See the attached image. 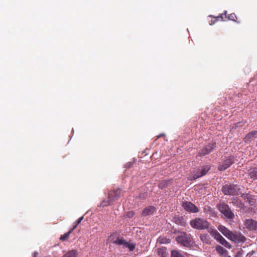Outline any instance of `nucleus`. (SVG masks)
Segmentation results:
<instances>
[{"label":"nucleus","instance_id":"1","mask_svg":"<svg viewBox=\"0 0 257 257\" xmlns=\"http://www.w3.org/2000/svg\"><path fill=\"white\" fill-rule=\"evenodd\" d=\"M190 224L192 228L198 230L208 229L210 226V223L202 218H196L191 220Z\"/></svg>","mask_w":257,"mask_h":257},{"label":"nucleus","instance_id":"2","mask_svg":"<svg viewBox=\"0 0 257 257\" xmlns=\"http://www.w3.org/2000/svg\"><path fill=\"white\" fill-rule=\"evenodd\" d=\"M240 188L233 184H227L223 186L221 191L225 195L235 196L238 194Z\"/></svg>","mask_w":257,"mask_h":257},{"label":"nucleus","instance_id":"3","mask_svg":"<svg viewBox=\"0 0 257 257\" xmlns=\"http://www.w3.org/2000/svg\"><path fill=\"white\" fill-rule=\"evenodd\" d=\"M219 211L223 215L224 217L228 219H233L235 216L229 206L225 203H220L217 206Z\"/></svg>","mask_w":257,"mask_h":257},{"label":"nucleus","instance_id":"4","mask_svg":"<svg viewBox=\"0 0 257 257\" xmlns=\"http://www.w3.org/2000/svg\"><path fill=\"white\" fill-rule=\"evenodd\" d=\"M176 239L179 244L185 247H189L192 246V238L190 234L183 233V234L178 236Z\"/></svg>","mask_w":257,"mask_h":257},{"label":"nucleus","instance_id":"5","mask_svg":"<svg viewBox=\"0 0 257 257\" xmlns=\"http://www.w3.org/2000/svg\"><path fill=\"white\" fill-rule=\"evenodd\" d=\"M210 169V166L209 165L203 166L201 168L198 169L192 176L189 177V178L190 180H195L197 178L205 175Z\"/></svg>","mask_w":257,"mask_h":257},{"label":"nucleus","instance_id":"6","mask_svg":"<svg viewBox=\"0 0 257 257\" xmlns=\"http://www.w3.org/2000/svg\"><path fill=\"white\" fill-rule=\"evenodd\" d=\"M228 239L234 242L235 243H238L245 241L246 238L240 232L235 231L232 232L230 237H229Z\"/></svg>","mask_w":257,"mask_h":257},{"label":"nucleus","instance_id":"7","mask_svg":"<svg viewBox=\"0 0 257 257\" xmlns=\"http://www.w3.org/2000/svg\"><path fill=\"white\" fill-rule=\"evenodd\" d=\"M182 206L186 211L189 212L197 213L199 211L198 208L195 204L189 201L183 202Z\"/></svg>","mask_w":257,"mask_h":257},{"label":"nucleus","instance_id":"8","mask_svg":"<svg viewBox=\"0 0 257 257\" xmlns=\"http://www.w3.org/2000/svg\"><path fill=\"white\" fill-rule=\"evenodd\" d=\"M214 238L218 241L220 244L228 249H230L232 247L231 244L226 241L223 236L216 230L213 233Z\"/></svg>","mask_w":257,"mask_h":257},{"label":"nucleus","instance_id":"9","mask_svg":"<svg viewBox=\"0 0 257 257\" xmlns=\"http://www.w3.org/2000/svg\"><path fill=\"white\" fill-rule=\"evenodd\" d=\"M233 162L234 157L233 156H229L228 158H226V159L224 160L222 163L219 165L218 167V169L219 171L225 170L229 167L231 164L233 163Z\"/></svg>","mask_w":257,"mask_h":257},{"label":"nucleus","instance_id":"10","mask_svg":"<svg viewBox=\"0 0 257 257\" xmlns=\"http://www.w3.org/2000/svg\"><path fill=\"white\" fill-rule=\"evenodd\" d=\"M121 193V190L120 188H113L108 193L109 198H110V200L115 201L120 197Z\"/></svg>","mask_w":257,"mask_h":257},{"label":"nucleus","instance_id":"11","mask_svg":"<svg viewBox=\"0 0 257 257\" xmlns=\"http://www.w3.org/2000/svg\"><path fill=\"white\" fill-rule=\"evenodd\" d=\"M216 146L215 143H210L204 147L199 152L200 156H205L211 152Z\"/></svg>","mask_w":257,"mask_h":257},{"label":"nucleus","instance_id":"12","mask_svg":"<svg viewBox=\"0 0 257 257\" xmlns=\"http://www.w3.org/2000/svg\"><path fill=\"white\" fill-rule=\"evenodd\" d=\"M203 211L206 216H209V218L217 217V212L215 209L208 205H204Z\"/></svg>","mask_w":257,"mask_h":257},{"label":"nucleus","instance_id":"13","mask_svg":"<svg viewBox=\"0 0 257 257\" xmlns=\"http://www.w3.org/2000/svg\"><path fill=\"white\" fill-rule=\"evenodd\" d=\"M244 225L246 228L250 230H257V221L252 219H247L245 220Z\"/></svg>","mask_w":257,"mask_h":257},{"label":"nucleus","instance_id":"14","mask_svg":"<svg viewBox=\"0 0 257 257\" xmlns=\"http://www.w3.org/2000/svg\"><path fill=\"white\" fill-rule=\"evenodd\" d=\"M242 198L246 202L248 203L251 206H253L255 203V199L254 196L249 193H243L241 195Z\"/></svg>","mask_w":257,"mask_h":257},{"label":"nucleus","instance_id":"15","mask_svg":"<svg viewBox=\"0 0 257 257\" xmlns=\"http://www.w3.org/2000/svg\"><path fill=\"white\" fill-rule=\"evenodd\" d=\"M218 229L228 239H229V237H230V235L232 232V231H230L228 228L222 225L219 226Z\"/></svg>","mask_w":257,"mask_h":257},{"label":"nucleus","instance_id":"16","mask_svg":"<svg viewBox=\"0 0 257 257\" xmlns=\"http://www.w3.org/2000/svg\"><path fill=\"white\" fill-rule=\"evenodd\" d=\"M155 211V207L153 206H149L146 207L142 213V215L146 216L152 214Z\"/></svg>","mask_w":257,"mask_h":257},{"label":"nucleus","instance_id":"17","mask_svg":"<svg viewBox=\"0 0 257 257\" xmlns=\"http://www.w3.org/2000/svg\"><path fill=\"white\" fill-rule=\"evenodd\" d=\"M226 11H225L223 13H222V14L219 15L218 16L215 17H212L211 16H210V17L211 18V20L209 21V25H212L214 24L218 20V19L219 18H220L222 21H224L225 20L224 19L223 15L226 16Z\"/></svg>","mask_w":257,"mask_h":257},{"label":"nucleus","instance_id":"18","mask_svg":"<svg viewBox=\"0 0 257 257\" xmlns=\"http://www.w3.org/2000/svg\"><path fill=\"white\" fill-rule=\"evenodd\" d=\"M248 176L251 179L253 180L257 179V168L254 167L250 168L248 171Z\"/></svg>","mask_w":257,"mask_h":257},{"label":"nucleus","instance_id":"19","mask_svg":"<svg viewBox=\"0 0 257 257\" xmlns=\"http://www.w3.org/2000/svg\"><path fill=\"white\" fill-rule=\"evenodd\" d=\"M171 182V180H162L160 181L158 184V187L161 189H165L169 186Z\"/></svg>","mask_w":257,"mask_h":257},{"label":"nucleus","instance_id":"20","mask_svg":"<svg viewBox=\"0 0 257 257\" xmlns=\"http://www.w3.org/2000/svg\"><path fill=\"white\" fill-rule=\"evenodd\" d=\"M173 220L176 224L182 226H185L186 224V222L182 217L175 216L174 217Z\"/></svg>","mask_w":257,"mask_h":257},{"label":"nucleus","instance_id":"21","mask_svg":"<svg viewBox=\"0 0 257 257\" xmlns=\"http://www.w3.org/2000/svg\"><path fill=\"white\" fill-rule=\"evenodd\" d=\"M216 250L217 252L221 255L225 256L228 253L227 250L220 245L216 246Z\"/></svg>","mask_w":257,"mask_h":257},{"label":"nucleus","instance_id":"22","mask_svg":"<svg viewBox=\"0 0 257 257\" xmlns=\"http://www.w3.org/2000/svg\"><path fill=\"white\" fill-rule=\"evenodd\" d=\"M223 17L225 21L227 20L239 23V22L237 21V17L234 13L230 14L227 17L226 16V15H223Z\"/></svg>","mask_w":257,"mask_h":257},{"label":"nucleus","instance_id":"23","mask_svg":"<svg viewBox=\"0 0 257 257\" xmlns=\"http://www.w3.org/2000/svg\"><path fill=\"white\" fill-rule=\"evenodd\" d=\"M78 255V251L77 250L72 249L68 251L62 257H77Z\"/></svg>","mask_w":257,"mask_h":257},{"label":"nucleus","instance_id":"24","mask_svg":"<svg viewBox=\"0 0 257 257\" xmlns=\"http://www.w3.org/2000/svg\"><path fill=\"white\" fill-rule=\"evenodd\" d=\"M232 203L234 205H235L240 208H243L244 206V204L240 200L235 198H233L232 199Z\"/></svg>","mask_w":257,"mask_h":257},{"label":"nucleus","instance_id":"25","mask_svg":"<svg viewBox=\"0 0 257 257\" xmlns=\"http://www.w3.org/2000/svg\"><path fill=\"white\" fill-rule=\"evenodd\" d=\"M256 135H257V131H253L248 133L244 138L245 142L248 141L250 139L254 137Z\"/></svg>","mask_w":257,"mask_h":257},{"label":"nucleus","instance_id":"26","mask_svg":"<svg viewBox=\"0 0 257 257\" xmlns=\"http://www.w3.org/2000/svg\"><path fill=\"white\" fill-rule=\"evenodd\" d=\"M73 232V229H70L68 232L65 233V234L61 235L60 238V240L61 241H65L69 237L70 234Z\"/></svg>","mask_w":257,"mask_h":257},{"label":"nucleus","instance_id":"27","mask_svg":"<svg viewBox=\"0 0 257 257\" xmlns=\"http://www.w3.org/2000/svg\"><path fill=\"white\" fill-rule=\"evenodd\" d=\"M171 257H185L179 251L173 250L171 252Z\"/></svg>","mask_w":257,"mask_h":257},{"label":"nucleus","instance_id":"28","mask_svg":"<svg viewBox=\"0 0 257 257\" xmlns=\"http://www.w3.org/2000/svg\"><path fill=\"white\" fill-rule=\"evenodd\" d=\"M113 242L116 244H117V245H122L123 244L124 246H125V244L126 242V241L122 239V238H117L116 240H114L113 241Z\"/></svg>","mask_w":257,"mask_h":257},{"label":"nucleus","instance_id":"29","mask_svg":"<svg viewBox=\"0 0 257 257\" xmlns=\"http://www.w3.org/2000/svg\"><path fill=\"white\" fill-rule=\"evenodd\" d=\"M83 219V216H81L78 218L76 221L73 223V227L71 229H73V231L77 227L79 224H80L81 221Z\"/></svg>","mask_w":257,"mask_h":257},{"label":"nucleus","instance_id":"30","mask_svg":"<svg viewBox=\"0 0 257 257\" xmlns=\"http://www.w3.org/2000/svg\"><path fill=\"white\" fill-rule=\"evenodd\" d=\"M200 239L204 242L208 243V236L207 234H203L200 235Z\"/></svg>","mask_w":257,"mask_h":257},{"label":"nucleus","instance_id":"31","mask_svg":"<svg viewBox=\"0 0 257 257\" xmlns=\"http://www.w3.org/2000/svg\"><path fill=\"white\" fill-rule=\"evenodd\" d=\"M113 201L110 200V198H109V197L108 196V199L106 200H104L102 202V206H107L109 205L112 202H113Z\"/></svg>","mask_w":257,"mask_h":257},{"label":"nucleus","instance_id":"32","mask_svg":"<svg viewBox=\"0 0 257 257\" xmlns=\"http://www.w3.org/2000/svg\"><path fill=\"white\" fill-rule=\"evenodd\" d=\"M125 247L129 248L130 251H133L135 248V244L133 243H129L127 242L125 244Z\"/></svg>","mask_w":257,"mask_h":257},{"label":"nucleus","instance_id":"33","mask_svg":"<svg viewBox=\"0 0 257 257\" xmlns=\"http://www.w3.org/2000/svg\"><path fill=\"white\" fill-rule=\"evenodd\" d=\"M134 215H135V212L133 211H131L127 212L125 214L126 217H127L129 218H133Z\"/></svg>","mask_w":257,"mask_h":257},{"label":"nucleus","instance_id":"34","mask_svg":"<svg viewBox=\"0 0 257 257\" xmlns=\"http://www.w3.org/2000/svg\"><path fill=\"white\" fill-rule=\"evenodd\" d=\"M159 254L161 255L162 257H166L167 254L164 249H160L158 251Z\"/></svg>","mask_w":257,"mask_h":257},{"label":"nucleus","instance_id":"35","mask_svg":"<svg viewBox=\"0 0 257 257\" xmlns=\"http://www.w3.org/2000/svg\"><path fill=\"white\" fill-rule=\"evenodd\" d=\"M167 240L166 238L159 237L158 239V241L160 243H166L168 242L167 241Z\"/></svg>","mask_w":257,"mask_h":257},{"label":"nucleus","instance_id":"36","mask_svg":"<svg viewBox=\"0 0 257 257\" xmlns=\"http://www.w3.org/2000/svg\"><path fill=\"white\" fill-rule=\"evenodd\" d=\"M38 255V252L37 251H35L34 253L33 257H37Z\"/></svg>","mask_w":257,"mask_h":257},{"label":"nucleus","instance_id":"37","mask_svg":"<svg viewBox=\"0 0 257 257\" xmlns=\"http://www.w3.org/2000/svg\"><path fill=\"white\" fill-rule=\"evenodd\" d=\"M162 136H164V134H160V135L158 136H157V139H158Z\"/></svg>","mask_w":257,"mask_h":257},{"label":"nucleus","instance_id":"38","mask_svg":"<svg viewBox=\"0 0 257 257\" xmlns=\"http://www.w3.org/2000/svg\"><path fill=\"white\" fill-rule=\"evenodd\" d=\"M112 237V235H111L109 236V237H110V238H111Z\"/></svg>","mask_w":257,"mask_h":257},{"label":"nucleus","instance_id":"39","mask_svg":"<svg viewBox=\"0 0 257 257\" xmlns=\"http://www.w3.org/2000/svg\"><path fill=\"white\" fill-rule=\"evenodd\" d=\"M256 146L257 147V141H256Z\"/></svg>","mask_w":257,"mask_h":257}]
</instances>
